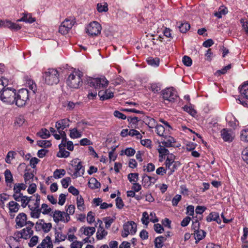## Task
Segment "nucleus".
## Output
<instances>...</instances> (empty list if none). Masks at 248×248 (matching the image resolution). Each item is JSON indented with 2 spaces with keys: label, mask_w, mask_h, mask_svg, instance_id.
<instances>
[{
  "label": "nucleus",
  "mask_w": 248,
  "mask_h": 248,
  "mask_svg": "<svg viewBox=\"0 0 248 248\" xmlns=\"http://www.w3.org/2000/svg\"><path fill=\"white\" fill-rule=\"evenodd\" d=\"M45 83L48 85L57 84L59 82V72L55 69L49 68L43 73Z\"/></svg>",
  "instance_id": "1"
},
{
  "label": "nucleus",
  "mask_w": 248,
  "mask_h": 248,
  "mask_svg": "<svg viewBox=\"0 0 248 248\" xmlns=\"http://www.w3.org/2000/svg\"><path fill=\"white\" fill-rule=\"evenodd\" d=\"M16 90L12 88H6L0 93V98L1 100L6 103L13 104L15 101Z\"/></svg>",
  "instance_id": "2"
},
{
  "label": "nucleus",
  "mask_w": 248,
  "mask_h": 248,
  "mask_svg": "<svg viewBox=\"0 0 248 248\" xmlns=\"http://www.w3.org/2000/svg\"><path fill=\"white\" fill-rule=\"evenodd\" d=\"M29 100V92L26 89H21L15 96V103L19 107H22Z\"/></svg>",
  "instance_id": "3"
},
{
  "label": "nucleus",
  "mask_w": 248,
  "mask_h": 248,
  "mask_svg": "<svg viewBox=\"0 0 248 248\" xmlns=\"http://www.w3.org/2000/svg\"><path fill=\"white\" fill-rule=\"evenodd\" d=\"M82 74L80 72L71 74L67 79V85L72 88H78L82 84Z\"/></svg>",
  "instance_id": "4"
},
{
  "label": "nucleus",
  "mask_w": 248,
  "mask_h": 248,
  "mask_svg": "<svg viewBox=\"0 0 248 248\" xmlns=\"http://www.w3.org/2000/svg\"><path fill=\"white\" fill-rule=\"evenodd\" d=\"M87 82L90 86L94 87L96 89L106 88L108 84V81L105 77L89 78Z\"/></svg>",
  "instance_id": "5"
},
{
  "label": "nucleus",
  "mask_w": 248,
  "mask_h": 248,
  "mask_svg": "<svg viewBox=\"0 0 248 248\" xmlns=\"http://www.w3.org/2000/svg\"><path fill=\"white\" fill-rule=\"evenodd\" d=\"M240 103L244 107H248V81L245 82L239 87Z\"/></svg>",
  "instance_id": "6"
},
{
  "label": "nucleus",
  "mask_w": 248,
  "mask_h": 248,
  "mask_svg": "<svg viewBox=\"0 0 248 248\" xmlns=\"http://www.w3.org/2000/svg\"><path fill=\"white\" fill-rule=\"evenodd\" d=\"M162 95L165 103L173 102L177 97L176 92L172 88H167L162 91Z\"/></svg>",
  "instance_id": "7"
},
{
  "label": "nucleus",
  "mask_w": 248,
  "mask_h": 248,
  "mask_svg": "<svg viewBox=\"0 0 248 248\" xmlns=\"http://www.w3.org/2000/svg\"><path fill=\"white\" fill-rule=\"evenodd\" d=\"M124 231L122 232V236L127 237L128 234H134L137 231V225L133 221H128L123 225Z\"/></svg>",
  "instance_id": "8"
},
{
  "label": "nucleus",
  "mask_w": 248,
  "mask_h": 248,
  "mask_svg": "<svg viewBox=\"0 0 248 248\" xmlns=\"http://www.w3.org/2000/svg\"><path fill=\"white\" fill-rule=\"evenodd\" d=\"M101 26L96 21L91 22L86 28V32L90 36H97L100 33Z\"/></svg>",
  "instance_id": "9"
},
{
  "label": "nucleus",
  "mask_w": 248,
  "mask_h": 248,
  "mask_svg": "<svg viewBox=\"0 0 248 248\" xmlns=\"http://www.w3.org/2000/svg\"><path fill=\"white\" fill-rule=\"evenodd\" d=\"M54 222L58 223L60 221L67 223L66 215L65 212H62L60 210H55L52 215Z\"/></svg>",
  "instance_id": "10"
},
{
  "label": "nucleus",
  "mask_w": 248,
  "mask_h": 248,
  "mask_svg": "<svg viewBox=\"0 0 248 248\" xmlns=\"http://www.w3.org/2000/svg\"><path fill=\"white\" fill-rule=\"evenodd\" d=\"M221 136L224 141L226 142H232L233 139L232 130L226 128H224L221 131Z\"/></svg>",
  "instance_id": "11"
},
{
  "label": "nucleus",
  "mask_w": 248,
  "mask_h": 248,
  "mask_svg": "<svg viewBox=\"0 0 248 248\" xmlns=\"http://www.w3.org/2000/svg\"><path fill=\"white\" fill-rule=\"evenodd\" d=\"M27 220V216L26 214L21 213L19 214L16 218V225L19 228H21L26 225V221Z\"/></svg>",
  "instance_id": "12"
},
{
  "label": "nucleus",
  "mask_w": 248,
  "mask_h": 248,
  "mask_svg": "<svg viewBox=\"0 0 248 248\" xmlns=\"http://www.w3.org/2000/svg\"><path fill=\"white\" fill-rule=\"evenodd\" d=\"M25 83L29 89L32 91V93L34 94L37 91V86L34 81L30 77L28 76H25L24 78Z\"/></svg>",
  "instance_id": "13"
},
{
  "label": "nucleus",
  "mask_w": 248,
  "mask_h": 248,
  "mask_svg": "<svg viewBox=\"0 0 248 248\" xmlns=\"http://www.w3.org/2000/svg\"><path fill=\"white\" fill-rule=\"evenodd\" d=\"M98 95L101 100H105L112 98L114 96V93L108 89L105 91H99Z\"/></svg>",
  "instance_id": "14"
},
{
  "label": "nucleus",
  "mask_w": 248,
  "mask_h": 248,
  "mask_svg": "<svg viewBox=\"0 0 248 248\" xmlns=\"http://www.w3.org/2000/svg\"><path fill=\"white\" fill-rule=\"evenodd\" d=\"M13 197L14 200L17 202H20L21 203V206L25 208L27 205H29V200L27 196H24L23 194L13 195Z\"/></svg>",
  "instance_id": "15"
},
{
  "label": "nucleus",
  "mask_w": 248,
  "mask_h": 248,
  "mask_svg": "<svg viewBox=\"0 0 248 248\" xmlns=\"http://www.w3.org/2000/svg\"><path fill=\"white\" fill-rule=\"evenodd\" d=\"M52 228L51 223H44L41 224L35 223V229L36 231H40L42 230L44 232H48Z\"/></svg>",
  "instance_id": "16"
},
{
  "label": "nucleus",
  "mask_w": 248,
  "mask_h": 248,
  "mask_svg": "<svg viewBox=\"0 0 248 248\" xmlns=\"http://www.w3.org/2000/svg\"><path fill=\"white\" fill-rule=\"evenodd\" d=\"M69 119H63L57 122L56 123L55 126L57 128L58 131H62L63 130L64 128L69 126Z\"/></svg>",
  "instance_id": "17"
},
{
  "label": "nucleus",
  "mask_w": 248,
  "mask_h": 248,
  "mask_svg": "<svg viewBox=\"0 0 248 248\" xmlns=\"http://www.w3.org/2000/svg\"><path fill=\"white\" fill-rule=\"evenodd\" d=\"M75 171L73 174L74 178H77L84 174V168L82 165L81 162L79 161L77 165L75 166Z\"/></svg>",
  "instance_id": "18"
},
{
  "label": "nucleus",
  "mask_w": 248,
  "mask_h": 248,
  "mask_svg": "<svg viewBox=\"0 0 248 248\" xmlns=\"http://www.w3.org/2000/svg\"><path fill=\"white\" fill-rule=\"evenodd\" d=\"M33 234V231L32 230H31L30 227H27L26 228H24L21 230V233H20V237H22V238L24 239H28L30 238L31 236H32Z\"/></svg>",
  "instance_id": "19"
},
{
  "label": "nucleus",
  "mask_w": 248,
  "mask_h": 248,
  "mask_svg": "<svg viewBox=\"0 0 248 248\" xmlns=\"http://www.w3.org/2000/svg\"><path fill=\"white\" fill-rule=\"evenodd\" d=\"M156 132L159 136H162L166 138L168 134V131L167 129L161 124H156L155 126Z\"/></svg>",
  "instance_id": "20"
},
{
  "label": "nucleus",
  "mask_w": 248,
  "mask_h": 248,
  "mask_svg": "<svg viewBox=\"0 0 248 248\" xmlns=\"http://www.w3.org/2000/svg\"><path fill=\"white\" fill-rule=\"evenodd\" d=\"M207 222L216 221L218 224L221 223V219L219 218V214L217 212H212L206 217Z\"/></svg>",
  "instance_id": "21"
},
{
  "label": "nucleus",
  "mask_w": 248,
  "mask_h": 248,
  "mask_svg": "<svg viewBox=\"0 0 248 248\" xmlns=\"http://www.w3.org/2000/svg\"><path fill=\"white\" fill-rule=\"evenodd\" d=\"M28 207L31 211L30 215L31 217L38 218L40 217L41 209L33 207L31 204H29Z\"/></svg>",
  "instance_id": "22"
},
{
  "label": "nucleus",
  "mask_w": 248,
  "mask_h": 248,
  "mask_svg": "<svg viewBox=\"0 0 248 248\" xmlns=\"http://www.w3.org/2000/svg\"><path fill=\"white\" fill-rule=\"evenodd\" d=\"M65 145L60 144L59 145V152L57 153V156L59 157H67L70 155V152L65 150Z\"/></svg>",
  "instance_id": "23"
},
{
  "label": "nucleus",
  "mask_w": 248,
  "mask_h": 248,
  "mask_svg": "<svg viewBox=\"0 0 248 248\" xmlns=\"http://www.w3.org/2000/svg\"><path fill=\"white\" fill-rule=\"evenodd\" d=\"M26 187V185L23 183L16 184L14 186L13 189L14 194L13 195H19L20 194H23L22 193H21V191L22 190H25Z\"/></svg>",
  "instance_id": "24"
},
{
  "label": "nucleus",
  "mask_w": 248,
  "mask_h": 248,
  "mask_svg": "<svg viewBox=\"0 0 248 248\" xmlns=\"http://www.w3.org/2000/svg\"><path fill=\"white\" fill-rule=\"evenodd\" d=\"M8 207L10 213H16L19 209L20 205L15 201H11L8 203Z\"/></svg>",
  "instance_id": "25"
},
{
  "label": "nucleus",
  "mask_w": 248,
  "mask_h": 248,
  "mask_svg": "<svg viewBox=\"0 0 248 248\" xmlns=\"http://www.w3.org/2000/svg\"><path fill=\"white\" fill-rule=\"evenodd\" d=\"M206 232L202 230H199L194 233V237L196 240V243H197L200 240L205 237Z\"/></svg>",
  "instance_id": "26"
},
{
  "label": "nucleus",
  "mask_w": 248,
  "mask_h": 248,
  "mask_svg": "<svg viewBox=\"0 0 248 248\" xmlns=\"http://www.w3.org/2000/svg\"><path fill=\"white\" fill-rule=\"evenodd\" d=\"M23 16L20 19L17 20V22L23 21L26 23H32L35 21L34 18L32 17L30 14L23 13Z\"/></svg>",
  "instance_id": "27"
},
{
  "label": "nucleus",
  "mask_w": 248,
  "mask_h": 248,
  "mask_svg": "<svg viewBox=\"0 0 248 248\" xmlns=\"http://www.w3.org/2000/svg\"><path fill=\"white\" fill-rule=\"evenodd\" d=\"M180 31L182 33H186L190 28V24L186 22L177 23Z\"/></svg>",
  "instance_id": "28"
},
{
  "label": "nucleus",
  "mask_w": 248,
  "mask_h": 248,
  "mask_svg": "<svg viewBox=\"0 0 248 248\" xmlns=\"http://www.w3.org/2000/svg\"><path fill=\"white\" fill-rule=\"evenodd\" d=\"M77 127L73 129H70V137L72 139H78L82 136V131L80 132L78 130Z\"/></svg>",
  "instance_id": "29"
},
{
  "label": "nucleus",
  "mask_w": 248,
  "mask_h": 248,
  "mask_svg": "<svg viewBox=\"0 0 248 248\" xmlns=\"http://www.w3.org/2000/svg\"><path fill=\"white\" fill-rule=\"evenodd\" d=\"M88 185L89 186L93 189L99 188L101 185L95 178H91L89 181Z\"/></svg>",
  "instance_id": "30"
},
{
  "label": "nucleus",
  "mask_w": 248,
  "mask_h": 248,
  "mask_svg": "<svg viewBox=\"0 0 248 248\" xmlns=\"http://www.w3.org/2000/svg\"><path fill=\"white\" fill-rule=\"evenodd\" d=\"M146 61L148 64L152 66L157 67L159 65L160 60L157 57H149Z\"/></svg>",
  "instance_id": "31"
},
{
  "label": "nucleus",
  "mask_w": 248,
  "mask_h": 248,
  "mask_svg": "<svg viewBox=\"0 0 248 248\" xmlns=\"http://www.w3.org/2000/svg\"><path fill=\"white\" fill-rule=\"evenodd\" d=\"M166 238L162 236L157 237L154 241L155 248H161L163 246V242L166 241Z\"/></svg>",
  "instance_id": "32"
},
{
  "label": "nucleus",
  "mask_w": 248,
  "mask_h": 248,
  "mask_svg": "<svg viewBox=\"0 0 248 248\" xmlns=\"http://www.w3.org/2000/svg\"><path fill=\"white\" fill-rule=\"evenodd\" d=\"M107 232L106 231L104 228L100 225L96 233V238L98 240H101L107 234Z\"/></svg>",
  "instance_id": "33"
},
{
  "label": "nucleus",
  "mask_w": 248,
  "mask_h": 248,
  "mask_svg": "<svg viewBox=\"0 0 248 248\" xmlns=\"http://www.w3.org/2000/svg\"><path fill=\"white\" fill-rule=\"evenodd\" d=\"M75 207L74 205H69L66 210L65 214L66 217V221H69L70 220V215H73L75 213Z\"/></svg>",
  "instance_id": "34"
},
{
  "label": "nucleus",
  "mask_w": 248,
  "mask_h": 248,
  "mask_svg": "<svg viewBox=\"0 0 248 248\" xmlns=\"http://www.w3.org/2000/svg\"><path fill=\"white\" fill-rule=\"evenodd\" d=\"M36 135L42 139H46L50 136L49 131L46 128H42Z\"/></svg>",
  "instance_id": "35"
},
{
  "label": "nucleus",
  "mask_w": 248,
  "mask_h": 248,
  "mask_svg": "<svg viewBox=\"0 0 248 248\" xmlns=\"http://www.w3.org/2000/svg\"><path fill=\"white\" fill-rule=\"evenodd\" d=\"M25 122V119L23 116L20 115L16 118L14 122V126L18 127L23 125Z\"/></svg>",
  "instance_id": "36"
},
{
  "label": "nucleus",
  "mask_w": 248,
  "mask_h": 248,
  "mask_svg": "<svg viewBox=\"0 0 248 248\" xmlns=\"http://www.w3.org/2000/svg\"><path fill=\"white\" fill-rule=\"evenodd\" d=\"M55 242L59 243L61 241H63L66 238V235L62 234L61 232L56 231L55 233Z\"/></svg>",
  "instance_id": "37"
},
{
  "label": "nucleus",
  "mask_w": 248,
  "mask_h": 248,
  "mask_svg": "<svg viewBox=\"0 0 248 248\" xmlns=\"http://www.w3.org/2000/svg\"><path fill=\"white\" fill-rule=\"evenodd\" d=\"M5 180L6 183H11L13 181V175L9 170H6L4 172Z\"/></svg>",
  "instance_id": "38"
},
{
  "label": "nucleus",
  "mask_w": 248,
  "mask_h": 248,
  "mask_svg": "<svg viewBox=\"0 0 248 248\" xmlns=\"http://www.w3.org/2000/svg\"><path fill=\"white\" fill-rule=\"evenodd\" d=\"M77 204L78 209L80 210H83L84 209V201L82 197L80 195L77 198Z\"/></svg>",
  "instance_id": "39"
},
{
  "label": "nucleus",
  "mask_w": 248,
  "mask_h": 248,
  "mask_svg": "<svg viewBox=\"0 0 248 248\" xmlns=\"http://www.w3.org/2000/svg\"><path fill=\"white\" fill-rule=\"evenodd\" d=\"M227 12V8L226 7H222L219 8L218 11L216 12L214 14V15L218 18H220L222 17V15H225Z\"/></svg>",
  "instance_id": "40"
},
{
  "label": "nucleus",
  "mask_w": 248,
  "mask_h": 248,
  "mask_svg": "<svg viewBox=\"0 0 248 248\" xmlns=\"http://www.w3.org/2000/svg\"><path fill=\"white\" fill-rule=\"evenodd\" d=\"M127 120L132 128H135L136 125H137L138 122L140 121L139 118L137 117H128Z\"/></svg>",
  "instance_id": "41"
},
{
  "label": "nucleus",
  "mask_w": 248,
  "mask_h": 248,
  "mask_svg": "<svg viewBox=\"0 0 248 248\" xmlns=\"http://www.w3.org/2000/svg\"><path fill=\"white\" fill-rule=\"evenodd\" d=\"M38 146L45 148H49L51 146V143L49 140H38L37 142Z\"/></svg>",
  "instance_id": "42"
},
{
  "label": "nucleus",
  "mask_w": 248,
  "mask_h": 248,
  "mask_svg": "<svg viewBox=\"0 0 248 248\" xmlns=\"http://www.w3.org/2000/svg\"><path fill=\"white\" fill-rule=\"evenodd\" d=\"M95 232V228L93 227H87L84 228L83 233L89 237L93 234Z\"/></svg>",
  "instance_id": "43"
},
{
  "label": "nucleus",
  "mask_w": 248,
  "mask_h": 248,
  "mask_svg": "<svg viewBox=\"0 0 248 248\" xmlns=\"http://www.w3.org/2000/svg\"><path fill=\"white\" fill-rule=\"evenodd\" d=\"M128 180L131 183H136L139 179V174L138 173H130L128 176Z\"/></svg>",
  "instance_id": "44"
},
{
  "label": "nucleus",
  "mask_w": 248,
  "mask_h": 248,
  "mask_svg": "<svg viewBox=\"0 0 248 248\" xmlns=\"http://www.w3.org/2000/svg\"><path fill=\"white\" fill-rule=\"evenodd\" d=\"M8 28L13 30L14 31H17L19 30L21 27L18 24L12 22L10 21H8Z\"/></svg>",
  "instance_id": "45"
},
{
  "label": "nucleus",
  "mask_w": 248,
  "mask_h": 248,
  "mask_svg": "<svg viewBox=\"0 0 248 248\" xmlns=\"http://www.w3.org/2000/svg\"><path fill=\"white\" fill-rule=\"evenodd\" d=\"M173 142H174V139L170 137H169V139L161 141L162 144L166 147H172Z\"/></svg>",
  "instance_id": "46"
},
{
  "label": "nucleus",
  "mask_w": 248,
  "mask_h": 248,
  "mask_svg": "<svg viewBox=\"0 0 248 248\" xmlns=\"http://www.w3.org/2000/svg\"><path fill=\"white\" fill-rule=\"evenodd\" d=\"M97 9L99 12H107L108 10V4L106 2L103 4L98 3L97 4Z\"/></svg>",
  "instance_id": "47"
},
{
  "label": "nucleus",
  "mask_w": 248,
  "mask_h": 248,
  "mask_svg": "<svg viewBox=\"0 0 248 248\" xmlns=\"http://www.w3.org/2000/svg\"><path fill=\"white\" fill-rule=\"evenodd\" d=\"M41 212L44 215L48 214L50 213L52 209L49 207L48 205L46 203H43L41 205Z\"/></svg>",
  "instance_id": "48"
},
{
  "label": "nucleus",
  "mask_w": 248,
  "mask_h": 248,
  "mask_svg": "<svg viewBox=\"0 0 248 248\" xmlns=\"http://www.w3.org/2000/svg\"><path fill=\"white\" fill-rule=\"evenodd\" d=\"M153 179L151 178V176H148L146 174H144L142 175V183L143 184V186H145L146 185H148V186L151 185L150 180Z\"/></svg>",
  "instance_id": "49"
},
{
  "label": "nucleus",
  "mask_w": 248,
  "mask_h": 248,
  "mask_svg": "<svg viewBox=\"0 0 248 248\" xmlns=\"http://www.w3.org/2000/svg\"><path fill=\"white\" fill-rule=\"evenodd\" d=\"M8 82L9 81L7 78H0V93L2 92L3 90L6 88Z\"/></svg>",
  "instance_id": "50"
},
{
  "label": "nucleus",
  "mask_w": 248,
  "mask_h": 248,
  "mask_svg": "<svg viewBox=\"0 0 248 248\" xmlns=\"http://www.w3.org/2000/svg\"><path fill=\"white\" fill-rule=\"evenodd\" d=\"M74 23L75 22L73 20L66 18L62 23L66 26L67 29L70 30L74 25Z\"/></svg>",
  "instance_id": "51"
},
{
  "label": "nucleus",
  "mask_w": 248,
  "mask_h": 248,
  "mask_svg": "<svg viewBox=\"0 0 248 248\" xmlns=\"http://www.w3.org/2000/svg\"><path fill=\"white\" fill-rule=\"evenodd\" d=\"M240 23L242 24L243 30L246 34H248V21L246 18H242L240 20Z\"/></svg>",
  "instance_id": "52"
},
{
  "label": "nucleus",
  "mask_w": 248,
  "mask_h": 248,
  "mask_svg": "<svg viewBox=\"0 0 248 248\" xmlns=\"http://www.w3.org/2000/svg\"><path fill=\"white\" fill-rule=\"evenodd\" d=\"M38 237L36 235L33 236L31 237L30 242L28 244L30 248H32L35 246L38 242Z\"/></svg>",
  "instance_id": "53"
},
{
  "label": "nucleus",
  "mask_w": 248,
  "mask_h": 248,
  "mask_svg": "<svg viewBox=\"0 0 248 248\" xmlns=\"http://www.w3.org/2000/svg\"><path fill=\"white\" fill-rule=\"evenodd\" d=\"M71 178L69 177L63 178L61 180V183L62 187L64 188H66L69 186V184L71 183Z\"/></svg>",
  "instance_id": "54"
},
{
  "label": "nucleus",
  "mask_w": 248,
  "mask_h": 248,
  "mask_svg": "<svg viewBox=\"0 0 248 248\" xmlns=\"http://www.w3.org/2000/svg\"><path fill=\"white\" fill-rule=\"evenodd\" d=\"M182 62L186 66H190L192 63L191 59L187 56H185L183 57Z\"/></svg>",
  "instance_id": "55"
},
{
  "label": "nucleus",
  "mask_w": 248,
  "mask_h": 248,
  "mask_svg": "<svg viewBox=\"0 0 248 248\" xmlns=\"http://www.w3.org/2000/svg\"><path fill=\"white\" fill-rule=\"evenodd\" d=\"M24 177L26 184H29L30 180L33 179L34 175L32 173L26 172L24 174Z\"/></svg>",
  "instance_id": "56"
},
{
  "label": "nucleus",
  "mask_w": 248,
  "mask_h": 248,
  "mask_svg": "<svg viewBox=\"0 0 248 248\" xmlns=\"http://www.w3.org/2000/svg\"><path fill=\"white\" fill-rule=\"evenodd\" d=\"M240 139L242 141L248 142V129L243 130L241 131Z\"/></svg>",
  "instance_id": "57"
},
{
  "label": "nucleus",
  "mask_w": 248,
  "mask_h": 248,
  "mask_svg": "<svg viewBox=\"0 0 248 248\" xmlns=\"http://www.w3.org/2000/svg\"><path fill=\"white\" fill-rule=\"evenodd\" d=\"M158 153L162 155H167L169 154V150L165 148L164 145H159V149H158Z\"/></svg>",
  "instance_id": "58"
},
{
  "label": "nucleus",
  "mask_w": 248,
  "mask_h": 248,
  "mask_svg": "<svg viewBox=\"0 0 248 248\" xmlns=\"http://www.w3.org/2000/svg\"><path fill=\"white\" fill-rule=\"evenodd\" d=\"M182 197L180 195H176L172 199L171 202L173 206H176L181 201Z\"/></svg>",
  "instance_id": "59"
},
{
  "label": "nucleus",
  "mask_w": 248,
  "mask_h": 248,
  "mask_svg": "<svg viewBox=\"0 0 248 248\" xmlns=\"http://www.w3.org/2000/svg\"><path fill=\"white\" fill-rule=\"evenodd\" d=\"M50 237L46 236L42 241V242L37 247V248H46L48 241H49Z\"/></svg>",
  "instance_id": "60"
},
{
  "label": "nucleus",
  "mask_w": 248,
  "mask_h": 248,
  "mask_svg": "<svg viewBox=\"0 0 248 248\" xmlns=\"http://www.w3.org/2000/svg\"><path fill=\"white\" fill-rule=\"evenodd\" d=\"M141 221L143 224L147 225L149 223V215L147 212H144L142 213V217L141 218Z\"/></svg>",
  "instance_id": "61"
},
{
  "label": "nucleus",
  "mask_w": 248,
  "mask_h": 248,
  "mask_svg": "<svg viewBox=\"0 0 248 248\" xmlns=\"http://www.w3.org/2000/svg\"><path fill=\"white\" fill-rule=\"evenodd\" d=\"M143 168L144 171L146 170L147 172H149L153 171L155 170V166L153 163H150L147 164V166H144Z\"/></svg>",
  "instance_id": "62"
},
{
  "label": "nucleus",
  "mask_w": 248,
  "mask_h": 248,
  "mask_svg": "<svg viewBox=\"0 0 248 248\" xmlns=\"http://www.w3.org/2000/svg\"><path fill=\"white\" fill-rule=\"evenodd\" d=\"M116 205L117 207L119 209H121L123 208L124 206V202L122 199L121 198L118 197L116 200Z\"/></svg>",
  "instance_id": "63"
},
{
  "label": "nucleus",
  "mask_w": 248,
  "mask_h": 248,
  "mask_svg": "<svg viewBox=\"0 0 248 248\" xmlns=\"http://www.w3.org/2000/svg\"><path fill=\"white\" fill-rule=\"evenodd\" d=\"M242 157L244 161L248 164V148H245L242 152Z\"/></svg>",
  "instance_id": "64"
}]
</instances>
